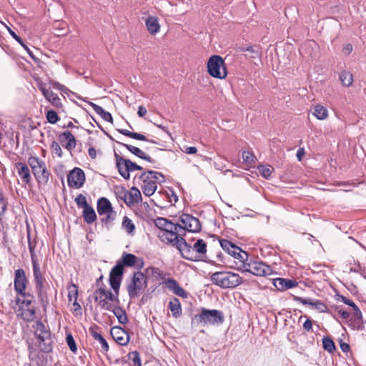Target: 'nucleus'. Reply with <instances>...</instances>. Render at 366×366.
<instances>
[{"label": "nucleus", "mask_w": 366, "mask_h": 366, "mask_svg": "<svg viewBox=\"0 0 366 366\" xmlns=\"http://www.w3.org/2000/svg\"><path fill=\"white\" fill-rule=\"evenodd\" d=\"M178 229L174 228L163 232L159 235V237L162 242L170 244L172 247L177 248L184 259L187 260L194 259V257L192 256V245L187 243L183 237L185 235V232L183 234H179Z\"/></svg>", "instance_id": "nucleus-1"}, {"label": "nucleus", "mask_w": 366, "mask_h": 366, "mask_svg": "<svg viewBox=\"0 0 366 366\" xmlns=\"http://www.w3.org/2000/svg\"><path fill=\"white\" fill-rule=\"evenodd\" d=\"M139 180L142 182V189L144 194L147 197H151L157 189V183L165 182V177L162 172L147 170L139 175H136L134 181Z\"/></svg>", "instance_id": "nucleus-2"}, {"label": "nucleus", "mask_w": 366, "mask_h": 366, "mask_svg": "<svg viewBox=\"0 0 366 366\" xmlns=\"http://www.w3.org/2000/svg\"><path fill=\"white\" fill-rule=\"evenodd\" d=\"M32 327L41 351L44 353L52 352L55 338L51 335L49 327L46 326L41 320L36 321Z\"/></svg>", "instance_id": "nucleus-3"}, {"label": "nucleus", "mask_w": 366, "mask_h": 366, "mask_svg": "<svg viewBox=\"0 0 366 366\" xmlns=\"http://www.w3.org/2000/svg\"><path fill=\"white\" fill-rule=\"evenodd\" d=\"M224 321V316L222 311L209 310L202 307L199 313L192 317V325H219Z\"/></svg>", "instance_id": "nucleus-4"}, {"label": "nucleus", "mask_w": 366, "mask_h": 366, "mask_svg": "<svg viewBox=\"0 0 366 366\" xmlns=\"http://www.w3.org/2000/svg\"><path fill=\"white\" fill-rule=\"evenodd\" d=\"M210 280L214 285L223 289L235 288L243 282L242 277L232 272H216L211 275Z\"/></svg>", "instance_id": "nucleus-5"}, {"label": "nucleus", "mask_w": 366, "mask_h": 366, "mask_svg": "<svg viewBox=\"0 0 366 366\" xmlns=\"http://www.w3.org/2000/svg\"><path fill=\"white\" fill-rule=\"evenodd\" d=\"M18 297L16 299V303L19 305V311H21V318L26 322H31L35 318L36 310L34 307H30L33 302L34 295L24 290L22 293H16Z\"/></svg>", "instance_id": "nucleus-6"}, {"label": "nucleus", "mask_w": 366, "mask_h": 366, "mask_svg": "<svg viewBox=\"0 0 366 366\" xmlns=\"http://www.w3.org/2000/svg\"><path fill=\"white\" fill-rule=\"evenodd\" d=\"M230 267L242 272H249L255 276L262 277L272 274L274 272L269 265L263 262H247V261H244L239 266H230Z\"/></svg>", "instance_id": "nucleus-7"}, {"label": "nucleus", "mask_w": 366, "mask_h": 366, "mask_svg": "<svg viewBox=\"0 0 366 366\" xmlns=\"http://www.w3.org/2000/svg\"><path fill=\"white\" fill-rule=\"evenodd\" d=\"M148 284V277L140 271L134 272L130 282L127 285V290L131 299L138 297L144 290Z\"/></svg>", "instance_id": "nucleus-8"}, {"label": "nucleus", "mask_w": 366, "mask_h": 366, "mask_svg": "<svg viewBox=\"0 0 366 366\" xmlns=\"http://www.w3.org/2000/svg\"><path fill=\"white\" fill-rule=\"evenodd\" d=\"M116 167L119 174L126 180L130 178V172L135 170H142L143 167L133 162L130 159H125L114 152Z\"/></svg>", "instance_id": "nucleus-9"}, {"label": "nucleus", "mask_w": 366, "mask_h": 366, "mask_svg": "<svg viewBox=\"0 0 366 366\" xmlns=\"http://www.w3.org/2000/svg\"><path fill=\"white\" fill-rule=\"evenodd\" d=\"M207 72L212 77L224 79L227 72L224 59L219 55H212L207 61Z\"/></svg>", "instance_id": "nucleus-10"}, {"label": "nucleus", "mask_w": 366, "mask_h": 366, "mask_svg": "<svg viewBox=\"0 0 366 366\" xmlns=\"http://www.w3.org/2000/svg\"><path fill=\"white\" fill-rule=\"evenodd\" d=\"M219 242L223 250L234 257V259L239 260L240 264L244 261H247L248 253L243 251L234 243L226 239H219Z\"/></svg>", "instance_id": "nucleus-11"}, {"label": "nucleus", "mask_w": 366, "mask_h": 366, "mask_svg": "<svg viewBox=\"0 0 366 366\" xmlns=\"http://www.w3.org/2000/svg\"><path fill=\"white\" fill-rule=\"evenodd\" d=\"M179 221L182 223L183 226L179 229L187 230L189 232L197 233L201 231L202 225L198 218L193 217L189 214H182L179 218Z\"/></svg>", "instance_id": "nucleus-12"}, {"label": "nucleus", "mask_w": 366, "mask_h": 366, "mask_svg": "<svg viewBox=\"0 0 366 366\" xmlns=\"http://www.w3.org/2000/svg\"><path fill=\"white\" fill-rule=\"evenodd\" d=\"M85 181L84 172L79 167H74L67 175V183L70 188H81Z\"/></svg>", "instance_id": "nucleus-13"}, {"label": "nucleus", "mask_w": 366, "mask_h": 366, "mask_svg": "<svg viewBox=\"0 0 366 366\" xmlns=\"http://www.w3.org/2000/svg\"><path fill=\"white\" fill-rule=\"evenodd\" d=\"M124 269L120 263L116 264L110 271L109 282L115 293L119 294Z\"/></svg>", "instance_id": "nucleus-14"}, {"label": "nucleus", "mask_w": 366, "mask_h": 366, "mask_svg": "<svg viewBox=\"0 0 366 366\" xmlns=\"http://www.w3.org/2000/svg\"><path fill=\"white\" fill-rule=\"evenodd\" d=\"M36 292L38 300L41 305L43 310L46 311L47 307L49 305L51 297V288L48 283L35 286Z\"/></svg>", "instance_id": "nucleus-15"}, {"label": "nucleus", "mask_w": 366, "mask_h": 366, "mask_svg": "<svg viewBox=\"0 0 366 366\" xmlns=\"http://www.w3.org/2000/svg\"><path fill=\"white\" fill-rule=\"evenodd\" d=\"M110 335L119 345L126 346L129 342L130 337L128 332L121 326L112 327L110 330Z\"/></svg>", "instance_id": "nucleus-16"}, {"label": "nucleus", "mask_w": 366, "mask_h": 366, "mask_svg": "<svg viewBox=\"0 0 366 366\" xmlns=\"http://www.w3.org/2000/svg\"><path fill=\"white\" fill-rule=\"evenodd\" d=\"M29 280L26 277L25 271L23 269L15 270V276L14 280V290L16 293H22L26 290Z\"/></svg>", "instance_id": "nucleus-17"}, {"label": "nucleus", "mask_w": 366, "mask_h": 366, "mask_svg": "<svg viewBox=\"0 0 366 366\" xmlns=\"http://www.w3.org/2000/svg\"><path fill=\"white\" fill-rule=\"evenodd\" d=\"M293 300L299 302L305 305H310L315 307L320 312L329 313L327 305L320 300H313L311 298H303L301 297L292 295Z\"/></svg>", "instance_id": "nucleus-18"}, {"label": "nucleus", "mask_w": 366, "mask_h": 366, "mask_svg": "<svg viewBox=\"0 0 366 366\" xmlns=\"http://www.w3.org/2000/svg\"><path fill=\"white\" fill-rule=\"evenodd\" d=\"M31 171L39 184L46 185L48 183L50 173L46 167L45 162H41V165Z\"/></svg>", "instance_id": "nucleus-19"}, {"label": "nucleus", "mask_w": 366, "mask_h": 366, "mask_svg": "<svg viewBox=\"0 0 366 366\" xmlns=\"http://www.w3.org/2000/svg\"><path fill=\"white\" fill-rule=\"evenodd\" d=\"M59 140L62 146L70 152L76 146V140L69 131L61 133L59 135Z\"/></svg>", "instance_id": "nucleus-20"}, {"label": "nucleus", "mask_w": 366, "mask_h": 366, "mask_svg": "<svg viewBox=\"0 0 366 366\" xmlns=\"http://www.w3.org/2000/svg\"><path fill=\"white\" fill-rule=\"evenodd\" d=\"M272 284L279 291H284L290 288H293L298 285L296 280L281 277L273 279Z\"/></svg>", "instance_id": "nucleus-21"}, {"label": "nucleus", "mask_w": 366, "mask_h": 366, "mask_svg": "<svg viewBox=\"0 0 366 366\" xmlns=\"http://www.w3.org/2000/svg\"><path fill=\"white\" fill-rule=\"evenodd\" d=\"M192 256L194 257V259L192 260V262H196L200 259L201 257H203L207 252V244L206 242L202 239H199L194 243L193 246H192Z\"/></svg>", "instance_id": "nucleus-22"}, {"label": "nucleus", "mask_w": 366, "mask_h": 366, "mask_svg": "<svg viewBox=\"0 0 366 366\" xmlns=\"http://www.w3.org/2000/svg\"><path fill=\"white\" fill-rule=\"evenodd\" d=\"M119 144L124 147L125 148H127V149L128 151H129L132 154H134L135 156L138 157L139 158L143 159V160H145L148 162H150L152 164H154L156 162L154 159H153L150 156L146 154L142 150H141L139 148L137 147H134V146H132V145H130V144H124V143H122V142H117Z\"/></svg>", "instance_id": "nucleus-23"}, {"label": "nucleus", "mask_w": 366, "mask_h": 366, "mask_svg": "<svg viewBox=\"0 0 366 366\" xmlns=\"http://www.w3.org/2000/svg\"><path fill=\"white\" fill-rule=\"evenodd\" d=\"M17 169L18 174L21 177V180L26 184L31 182V177L30 174V169L26 163L19 162L15 164Z\"/></svg>", "instance_id": "nucleus-24"}, {"label": "nucleus", "mask_w": 366, "mask_h": 366, "mask_svg": "<svg viewBox=\"0 0 366 366\" xmlns=\"http://www.w3.org/2000/svg\"><path fill=\"white\" fill-rule=\"evenodd\" d=\"M154 224L157 228L162 230V233L172 229L181 227V224H174L171 221L164 217H157L154 220Z\"/></svg>", "instance_id": "nucleus-25"}, {"label": "nucleus", "mask_w": 366, "mask_h": 366, "mask_svg": "<svg viewBox=\"0 0 366 366\" xmlns=\"http://www.w3.org/2000/svg\"><path fill=\"white\" fill-rule=\"evenodd\" d=\"M31 263L34 274V286L47 283L41 272L40 264L39 263L38 259H34L31 261Z\"/></svg>", "instance_id": "nucleus-26"}, {"label": "nucleus", "mask_w": 366, "mask_h": 366, "mask_svg": "<svg viewBox=\"0 0 366 366\" xmlns=\"http://www.w3.org/2000/svg\"><path fill=\"white\" fill-rule=\"evenodd\" d=\"M100 330V327L97 325H93L91 326L89 329V332L91 335L97 341L99 342V343L102 345V350L104 351H108L109 350V345L107 342V340L104 338V337L97 332V330Z\"/></svg>", "instance_id": "nucleus-27"}, {"label": "nucleus", "mask_w": 366, "mask_h": 366, "mask_svg": "<svg viewBox=\"0 0 366 366\" xmlns=\"http://www.w3.org/2000/svg\"><path fill=\"white\" fill-rule=\"evenodd\" d=\"M137 262L138 257L137 256L131 253L124 252L121 259H119L117 262L120 263V264L122 265V267L124 268V267H134Z\"/></svg>", "instance_id": "nucleus-28"}, {"label": "nucleus", "mask_w": 366, "mask_h": 366, "mask_svg": "<svg viewBox=\"0 0 366 366\" xmlns=\"http://www.w3.org/2000/svg\"><path fill=\"white\" fill-rule=\"evenodd\" d=\"M97 209L99 215H104L114 210L111 202L106 197H101L97 200Z\"/></svg>", "instance_id": "nucleus-29"}, {"label": "nucleus", "mask_w": 366, "mask_h": 366, "mask_svg": "<svg viewBox=\"0 0 366 366\" xmlns=\"http://www.w3.org/2000/svg\"><path fill=\"white\" fill-rule=\"evenodd\" d=\"M96 295H100L101 296H104L106 300L110 301L112 302L116 303V305L119 304V294L115 293L114 295L111 291L107 290L105 289V285H102V287H100L97 290H95Z\"/></svg>", "instance_id": "nucleus-30"}, {"label": "nucleus", "mask_w": 366, "mask_h": 366, "mask_svg": "<svg viewBox=\"0 0 366 366\" xmlns=\"http://www.w3.org/2000/svg\"><path fill=\"white\" fill-rule=\"evenodd\" d=\"M141 199L142 196L139 189L135 187H132L131 192L127 190V199L125 200V204L130 206L138 203Z\"/></svg>", "instance_id": "nucleus-31"}, {"label": "nucleus", "mask_w": 366, "mask_h": 366, "mask_svg": "<svg viewBox=\"0 0 366 366\" xmlns=\"http://www.w3.org/2000/svg\"><path fill=\"white\" fill-rule=\"evenodd\" d=\"M117 131L120 134H122L126 137H128L129 138L134 139L140 140V141H146V142H149L152 144H157V142L156 141H154L153 139H148L146 137V136H144V134H139V133L130 132V131H129L127 129H117Z\"/></svg>", "instance_id": "nucleus-32"}, {"label": "nucleus", "mask_w": 366, "mask_h": 366, "mask_svg": "<svg viewBox=\"0 0 366 366\" xmlns=\"http://www.w3.org/2000/svg\"><path fill=\"white\" fill-rule=\"evenodd\" d=\"M113 314L116 316L118 320V322L122 325H125L128 323L129 319L126 311L121 307L119 305H114L111 310Z\"/></svg>", "instance_id": "nucleus-33"}, {"label": "nucleus", "mask_w": 366, "mask_h": 366, "mask_svg": "<svg viewBox=\"0 0 366 366\" xmlns=\"http://www.w3.org/2000/svg\"><path fill=\"white\" fill-rule=\"evenodd\" d=\"M260 46L258 45H253V46H242L239 48L240 51H247L248 52L246 56L249 59H257L260 58L261 53H260Z\"/></svg>", "instance_id": "nucleus-34"}, {"label": "nucleus", "mask_w": 366, "mask_h": 366, "mask_svg": "<svg viewBox=\"0 0 366 366\" xmlns=\"http://www.w3.org/2000/svg\"><path fill=\"white\" fill-rule=\"evenodd\" d=\"M89 104L94 109V110L96 112L97 114H98L106 122L112 123L113 122V117L112 114L106 112L102 107L92 102H88Z\"/></svg>", "instance_id": "nucleus-35"}, {"label": "nucleus", "mask_w": 366, "mask_h": 366, "mask_svg": "<svg viewBox=\"0 0 366 366\" xmlns=\"http://www.w3.org/2000/svg\"><path fill=\"white\" fill-rule=\"evenodd\" d=\"M145 24L148 31L151 34H157L160 29V25L158 22V19L155 16H149L146 19Z\"/></svg>", "instance_id": "nucleus-36"}, {"label": "nucleus", "mask_w": 366, "mask_h": 366, "mask_svg": "<svg viewBox=\"0 0 366 366\" xmlns=\"http://www.w3.org/2000/svg\"><path fill=\"white\" fill-rule=\"evenodd\" d=\"M82 217L87 224H92L97 219L94 209L90 205L83 209Z\"/></svg>", "instance_id": "nucleus-37"}, {"label": "nucleus", "mask_w": 366, "mask_h": 366, "mask_svg": "<svg viewBox=\"0 0 366 366\" xmlns=\"http://www.w3.org/2000/svg\"><path fill=\"white\" fill-rule=\"evenodd\" d=\"M44 98L51 104L52 106L57 109H62L63 104L61 102L60 98L58 95L54 93L52 91L46 92Z\"/></svg>", "instance_id": "nucleus-38"}, {"label": "nucleus", "mask_w": 366, "mask_h": 366, "mask_svg": "<svg viewBox=\"0 0 366 366\" xmlns=\"http://www.w3.org/2000/svg\"><path fill=\"white\" fill-rule=\"evenodd\" d=\"M169 307L173 317L175 318L180 317L182 314V307L179 300L177 298H173V300L169 302Z\"/></svg>", "instance_id": "nucleus-39"}, {"label": "nucleus", "mask_w": 366, "mask_h": 366, "mask_svg": "<svg viewBox=\"0 0 366 366\" xmlns=\"http://www.w3.org/2000/svg\"><path fill=\"white\" fill-rule=\"evenodd\" d=\"M103 296H101L100 295H96L95 291L94 292V299L95 302H98V305L99 307L105 310H111L112 307H114L112 302H109L104 297V299H102Z\"/></svg>", "instance_id": "nucleus-40"}, {"label": "nucleus", "mask_w": 366, "mask_h": 366, "mask_svg": "<svg viewBox=\"0 0 366 366\" xmlns=\"http://www.w3.org/2000/svg\"><path fill=\"white\" fill-rule=\"evenodd\" d=\"M322 347L329 353L332 354L336 350V346L330 337L325 336L322 338Z\"/></svg>", "instance_id": "nucleus-41"}, {"label": "nucleus", "mask_w": 366, "mask_h": 366, "mask_svg": "<svg viewBox=\"0 0 366 366\" xmlns=\"http://www.w3.org/2000/svg\"><path fill=\"white\" fill-rule=\"evenodd\" d=\"M339 78L342 84L345 86H350L352 84L353 77L350 71H342L340 74Z\"/></svg>", "instance_id": "nucleus-42"}, {"label": "nucleus", "mask_w": 366, "mask_h": 366, "mask_svg": "<svg viewBox=\"0 0 366 366\" xmlns=\"http://www.w3.org/2000/svg\"><path fill=\"white\" fill-rule=\"evenodd\" d=\"M314 115L320 120H323L327 118L328 115L327 109L320 104L315 107Z\"/></svg>", "instance_id": "nucleus-43"}, {"label": "nucleus", "mask_w": 366, "mask_h": 366, "mask_svg": "<svg viewBox=\"0 0 366 366\" xmlns=\"http://www.w3.org/2000/svg\"><path fill=\"white\" fill-rule=\"evenodd\" d=\"M122 227L130 234H133L135 230L134 224L127 216H124L123 218Z\"/></svg>", "instance_id": "nucleus-44"}, {"label": "nucleus", "mask_w": 366, "mask_h": 366, "mask_svg": "<svg viewBox=\"0 0 366 366\" xmlns=\"http://www.w3.org/2000/svg\"><path fill=\"white\" fill-rule=\"evenodd\" d=\"M27 239H28L29 249V253L31 255V261H33L34 259H38L37 256L35 253V247H36V242L31 241V234H30L29 230H28V232H27Z\"/></svg>", "instance_id": "nucleus-45"}, {"label": "nucleus", "mask_w": 366, "mask_h": 366, "mask_svg": "<svg viewBox=\"0 0 366 366\" xmlns=\"http://www.w3.org/2000/svg\"><path fill=\"white\" fill-rule=\"evenodd\" d=\"M257 169L261 175L265 179H269L271 177L272 172L274 171V168L272 167H267L262 164L259 165Z\"/></svg>", "instance_id": "nucleus-46"}, {"label": "nucleus", "mask_w": 366, "mask_h": 366, "mask_svg": "<svg viewBox=\"0 0 366 366\" xmlns=\"http://www.w3.org/2000/svg\"><path fill=\"white\" fill-rule=\"evenodd\" d=\"M128 358L133 362L134 366H142L140 354L137 351H132L128 353Z\"/></svg>", "instance_id": "nucleus-47"}, {"label": "nucleus", "mask_w": 366, "mask_h": 366, "mask_svg": "<svg viewBox=\"0 0 366 366\" xmlns=\"http://www.w3.org/2000/svg\"><path fill=\"white\" fill-rule=\"evenodd\" d=\"M46 119L50 124H54L59 120L57 112L54 110H48L46 113Z\"/></svg>", "instance_id": "nucleus-48"}, {"label": "nucleus", "mask_w": 366, "mask_h": 366, "mask_svg": "<svg viewBox=\"0 0 366 366\" xmlns=\"http://www.w3.org/2000/svg\"><path fill=\"white\" fill-rule=\"evenodd\" d=\"M242 159L245 164L251 165L254 163L255 156L252 152L244 151L242 152Z\"/></svg>", "instance_id": "nucleus-49"}, {"label": "nucleus", "mask_w": 366, "mask_h": 366, "mask_svg": "<svg viewBox=\"0 0 366 366\" xmlns=\"http://www.w3.org/2000/svg\"><path fill=\"white\" fill-rule=\"evenodd\" d=\"M66 342L67 345L69 346L70 350L72 352L76 353L77 351V347H76L75 340L71 333L66 334Z\"/></svg>", "instance_id": "nucleus-50"}, {"label": "nucleus", "mask_w": 366, "mask_h": 366, "mask_svg": "<svg viewBox=\"0 0 366 366\" xmlns=\"http://www.w3.org/2000/svg\"><path fill=\"white\" fill-rule=\"evenodd\" d=\"M74 201L79 208L84 209L89 206V204L87 203L86 197L81 194H78Z\"/></svg>", "instance_id": "nucleus-51"}, {"label": "nucleus", "mask_w": 366, "mask_h": 366, "mask_svg": "<svg viewBox=\"0 0 366 366\" xmlns=\"http://www.w3.org/2000/svg\"><path fill=\"white\" fill-rule=\"evenodd\" d=\"M68 298L69 300L71 301L72 298H74V300H77L78 297V287L76 285L71 283V285L68 288Z\"/></svg>", "instance_id": "nucleus-52"}, {"label": "nucleus", "mask_w": 366, "mask_h": 366, "mask_svg": "<svg viewBox=\"0 0 366 366\" xmlns=\"http://www.w3.org/2000/svg\"><path fill=\"white\" fill-rule=\"evenodd\" d=\"M149 271H151L152 275L156 279H162L163 278V272L158 267H149L145 269V272L147 274Z\"/></svg>", "instance_id": "nucleus-53"}, {"label": "nucleus", "mask_w": 366, "mask_h": 366, "mask_svg": "<svg viewBox=\"0 0 366 366\" xmlns=\"http://www.w3.org/2000/svg\"><path fill=\"white\" fill-rule=\"evenodd\" d=\"M115 194L117 198L122 199L124 202L127 199V190L123 187H117Z\"/></svg>", "instance_id": "nucleus-54"}, {"label": "nucleus", "mask_w": 366, "mask_h": 366, "mask_svg": "<svg viewBox=\"0 0 366 366\" xmlns=\"http://www.w3.org/2000/svg\"><path fill=\"white\" fill-rule=\"evenodd\" d=\"M27 162H28V164L31 168V170L35 169L36 167H39V165H41V162H44L43 160L40 159L39 157H33V156L29 157Z\"/></svg>", "instance_id": "nucleus-55"}, {"label": "nucleus", "mask_w": 366, "mask_h": 366, "mask_svg": "<svg viewBox=\"0 0 366 366\" xmlns=\"http://www.w3.org/2000/svg\"><path fill=\"white\" fill-rule=\"evenodd\" d=\"M50 148L51 152L56 154L58 157H62L63 152L59 144L57 142L53 141L51 144Z\"/></svg>", "instance_id": "nucleus-56"}, {"label": "nucleus", "mask_w": 366, "mask_h": 366, "mask_svg": "<svg viewBox=\"0 0 366 366\" xmlns=\"http://www.w3.org/2000/svg\"><path fill=\"white\" fill-rule=\"evenodd\" d=\"M105 214H107V216L101 219V222L104 224L112 223L117 217V212L114 210H112V212H107Z\"/></svg>", "instance_id": "nucleus-57"}, {"label": "nucleus", "mask_w": 366, "mask_h": 366, "mask_svg": "<svg viewBox=\"0 0 366 366\" xmlns=\"http://www.w3.org/2000/svg\"><path fill=\"white\" fill-rule=\"evenodd\" d=\"M350 326H351L354 330H362L364 329L363 320H359L357 319H351Z\"/></svg>", "instance_id": "nucleus-58"}, {"label": "nucleus", "mask_w": 366, "mask_h": 366, "mask_svg": "<svg viewBox=\"0 0 366 366\" xmlns=\"http://www.w3.org/2000/svg\"><path fill=\"white\" fill-rule=\"evenodd\" d=\"M350 272H359L364 278H366V267H362L360 263H357L355 267H352Z\"/></svg>", "instance_id": "nucleus-59"}, {"label": "nucleus", "mask_w": 366, "mask_h": 366, "mask_svg": "<svg viewBox=\"0 0 366 366\" xmlns=\"http://www.w3.org/2000/svg\"><path fill=\"white\" fill-rule=\"evenodd\" d=\"M165 284L167 287V288L170 290H172L173 292L176 290V288L179 286L178 282L174 280L169 278L166 282Z\"/></svg>", "instance_id": "nucleus-60"}, {"label": "nucleus", "mask_w": 366, "mask_h": 366, "mask_svg": "<svg viewBox=\"0 0 366 366\" xmlns=\"http://www.w3.org/2000/svg\"><path fill=\"white\" fill-rule=\"evenodd\" d=\"M7 207L6 199L4 197L3 194L0 192V215L4 214Z\"/></svg>", "instance_id": "nucleus-61"}, {"label": "nucleus", "mask_w": 366, "mask_h": 366, "mask_svg": "<svg viewBox=\"0 0 366 366\" xmlns=\"http://www.w3.org/2000/svg\"><path fill=\"white\" fill-rule=\"evenodd\" d=\"M166 193L169 202L172 203V201L177 202L178 201V196L176 194V193L172 189H169V192H166Z\"/></svg>", "instance_id": "nucleus-62"}, {"label": "nucleus", "mask_w": 366, "mask_h": 366, "mask_svg": "<svg viewBox=\"0 0 366 366\" xmlns=\"http://www.w3.org/2000/svg\"><path fill=\"white\" fill-rule=\"evenodd\" d=\"M174 294L178 295L182 298H187L188 296V293L183 289L182 287L179 286L176 288V290L174 292Z\"/></svg>", "instance_id": "nucleus-63"}, {"label": "nucleus", "mask_w": 366, "mask_h": 366, "mask_svg": "<svg viewBox=\"0 0 366 366\" xmlns=\"http://www.w3.org/2000/svg\"><path fill=\"white\" fill-rule=\"evenodd\" d=\"M352 319H357L359 320H362V314L358 307L353 310V314H352Z\"/></svg>", "instance_id": "nucleus-64"}]
</instances>
